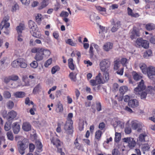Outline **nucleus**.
Masks as SVG:
<instances>
[{
    "instance_id": "1",
    "label": "nucleus",
    "mask_w": 155,
    "mask_h": 155,
    "mask_svg": "<svg viewBox=\"0 0 155 155\" xmlns=\"http://www.w3.org/2000/svg\"><path fill=\"white\" fill-rule=\"evenodd\" d=\"M109 79L108 72H103V74L99 73L96 77L95 79L90 81V83L92 86H95L100 84H104L107 82Z\"/></svg>"
},
{
    "instance_id": "2",
    "label": "nucleus",
    "mask_w": 155,
    "mask_h": 155,
    "mask_svg": "<svg viewBox=\"0 0 155 155\" xmlns=\"http://www.w3.org/2000/svg\"><path fill=\"white\" fill-rule=\"evenodd\" d=\"M73 114L72 113H69L68 115L67 121L64 126V129L67 134H71L73 133V124L72 118Z\"/></svg>"
},
{
    "instance_id": "3",
    "label": "nucleus",
    "mask_w": 155,
    "mask_h": 155,
    "mask_svg": "<svg viewBox=\"0 0 155 155\" xmlns=\"http://www.w3.org/2000/svg\"><path fill=\"white\" fill-rule=\"evenodd\" d=\"M110 65V62L109 59H104L102 60L100 63V69L102 72H108V68Z\"/></svg>"
},
{
    "instance_id": "4",
    "label": "nucleus",
    "mask_w": 155,
    "mask_h": 155,
    "mask_svg": "<svg viewBox=\"0 0 155 155\" xmlns=\"http://www.w3.org/2000/svg\"><path fill=\"white\" fill-rule=\"evenodd\" d=\"M146 86L144 84V82L143 80H141L138 84L137 87L134 89V91L136 94H140L139 92L144 90Z\"/></svg>"
},
{
    "instance_id": "5",
    "label": "nucleus",
    "mask_w": 155,
    "mask_h": 155,
    "mask_svg": "<svg viewBox=\"0 0 155 155\" xmlns=\"http://www.w3.org/2000/svg\"><path fill=\"white\" fill-rule=\"evenodd\" d=\"M19 145L18 150L19 153L21 155H23L25 153V150L28 148V145L26 143H24L23 141H19L18 142Z\"/></svg>"
},
{
    "instance_id": "6",
    "label": "nucleus",
    "mask_w": 155,
    "mask_h": 155,
    "mask_svg": "<svg viewBox=\"0 0 155 155\" xmlns=\"http://www.w3.org/2000/svg\"><path fill=\"white\" fill-rule=\"evenodd\" d=\"M25 29V25L22 24H20L19 26H18L16 27V30L17 31L18 36V40L20 41H22L23 40L22 38V35L21 33L22 31Z\"/></svg>"
},
{
    "instance_id": "7",
    "label": "nucleus",
    "mask_w": 155,
    "mask_h": 155,
    "mask_svg": "<svg viewBox=\"0 0 155 155\" xmlns=\"http://www.w3.org/2000/svg\"><path fill=\"white\" fill-rule=\"evenodd\" d=\"M50 140L51 143L57 148V150L61 148L62 143L58 138L53 137L50 139Z\"/></svg>"
},
{
    "instance_id": "8",
    "label": "nucleus",
    "mask_w": 155,
    "mask_h": 155,
    "mask_svg": "<svg viewBox=\"0 0 155 155\" xmlns=\"http://www.w3.org/2000/svg\"><path fill=\"white\" fill-rule=\"evenodd\" d=\"M123 140L125 142L128 143V146L130 149L133 148L136 145V142L133 138L127 137L124 138Z\"/></svg>"
},
{
    "instance_id": "9",
    "label": "nucleus",
    "mask_w": 155,
    "mask_h": 155,
    "mask_svg": "<svg viewBox=\"0 0 155 155\" xmlns=\"http://www.w3.org/2000/svg\"><path fill=\"white\" fill-rule=\"evenodd\" d=\"M148 76L149 78H151L153 76L155 75V68L150 66L147 68V72Z\"/></svg>"
},
{
    "instance_id": "10",
    "label": "nucleus",
    "mask_w": 155,
    "mask_h": 155,
    "mask_svg": "<svg viewBox=\"0 0 155 155\" xmlns=\"http://www.w3.org/2000/svg\"><path fill=\"white\" fill-rule=\"evenodd\" d=\"M30 32L33 37L36 38H40L41 36V32L38 31V28L33 30H30Z\"/></svg>"
},
{
    "instance_id": "11",
    "label": "nucleus",
    "mask_w": 155,
    "mask_h": 155,
    "mask_svg": "<svg viewBox=\"0 0 155 155\" xmlns=\"http://www.w3.org/2000/svg\"><path fill=\"white\" fill-rule=\"evenodd\" d=\"M12 128L14 133L17 134L20 130V126L18 122L14 123L12 125Z\"/></svg>"
},
{
    "instance_id": "12",
    "label": "nucleus",
    "mask_w": 155,
    "mask_h": 155,
    "mask_svg": "<svg viewBox=\"0 0 155 155\" xmlns=\"http://www.w3.org/2000/svg\"><path fill=\"white\" fill-rule=\"evenodd\" d=\"M17 113L14 110H12L8 112L7 114V118L9 120L14 119L16 116Z\"/></svg>"
},
{
    "instance_id": "13",
    "label": "nucleus",
    "mask_w": 155,
    "mask_h": 155,
    "mask_svg": "<svg viewBox=\"0 0 155 155\" xmlns=\"http://www.w3.org/2000/svg\"><path fill=\"white\" fill-rule=\"evenodd\" d=\"M138 101L136 99L131 100L128 102L129 106L132 107H137L138 106Z\"/></svg>"
},
{
    "instance_id": "14",
    "label": "nucleus",
    "mask_w": 155,
    "mask_h": 155,
    "mask_svg": "<svg viewBox=\"0 0 155 155\" xmlns=\"http://www.w3.org/2000/svg\"><path fill=\"white\" fill-rule=\"evenodd\" d=\"M40 51L43 55L44 57L48 58L50 55L51 53L50 50L43 48H41Z\"/></svg>"
},
{
    "instance_id": "15",
    "label": "nucleus",
    "mask_w": 155,
    "mask_h": 155,
    "mask_svg": "<svg viewBox=\"0 0 155 155\" xmlns=\"http://www.w3.org/2000/svg\"><path fill=\"white\" fill-rule=\"evenodd\" d=\"M132 35H130V38L132 39H133L136 36V37H139L140 36V33L139 30L138 29L133 28V31L131 32Z\"/></svg>"
},
{
    "instance_id": "16",
    "label": "nucleus",
    "mask_w": 155,
    "mask_h": 155,
    "mask_svg": "<svg viewBox=\"0 0 155 155\" xmlns=\"http://www.w3.org/2000/svg\"><path fill=\"white\" fill-rule=\"evenodd\" d=\"M44 58L43 55L40 51L36 53L34 57L35 59L38 61H42Z\"/></svg>"
},
{
    "instance_id": "17",
    "label": "nucleus",
    "mask_w": 155,
    "mask_h": 155,
    "mask_svg": "<svg viewBox=\"0 0 155 155\" xmlns=\"http://www.w3.org/2000/svg\"><path fill=\"white\" fill-rule=\"evenodd\" d=\"M22 128L24 131H28L31 130V126L29 123L26 122L23 123Z\"/></svg>"
},
{
    "instance_id": "18",
    "label": "nucleus",
    "mask_w": 155,
    "mask_h": 155,
    "mask_svg": "<svg viewBox=\"0 0 155 155\" xmlns=\"http://www.w3.org/2000/svg\"><path fill=\"white\" fill-rule=\"evenodd\" d=\"M113 46L112 43L110 42L106 43L103 46V48L104 51H108L112 49Z\"/></svg>"
},
{
    "instance_id": "19",
    "label": "nucleus",
    "mask_w": 155,
    "mask_h": 155,
    "mask_svg": "<svg viewBox=\"0 0 155 155\" xmlns=\"http://www.w3.org/2000/svg\"><path fill=\"white\" fill-rule=\"evenodd\" d=\"M63 105L60 102H58L56 105V112L57 113L62 112L63 111Z\"/></svg>"
},
{
    "instance_id": "20",
    "label": "nucleus",
    "mask_w": 155,
    "mask_h": 155,
    "mask_svg": "<svg viewBox=\"0 0 155 155\" xmlns=\"http://www.w3.org/2000/svg\"><path fill=\"white\" fill-rule=\"evenodd\" d=\"M120 22L119 21H117V22L114 24V26L111 29V31L113 32H115L120 27Z\"/></svg>"
},
{
    "instance_id": "21",
    "label": "nucleus",
    "mask_w": 155,
    "mask_h": 155,
    "mask_svg": "<svg viewBox=\"0 0 155 155\" xmlns=\"http://www.w3.org/2000/svg\"><path fill=\"white\" fill-rule=\"evenodd\" d=\"M28 26L30 30H33L37 28V27L35 23L32 21H30L28 22Z\"/></svg>"
},
{
    "instance_id": "22",
    "label": "nucleus",
    "mask_w": 155,
    "mask_h": 155,
    "mask_svg": "<svg viewBox=\"0 0 155 155\" xmlns=\"http://www.w3.org/2000/svg\"><path fill=\"white\" fill-rule=\"evenodd\" d=\"M146 29L148 31H151L155 29V25L152 23L147 24L145 26Z\"/></svg>"
},
{
    "instance_id": "23",
    "label": "nucleus",
    "mask_w": 155,
    "mask_h": 155,
    "mask_svg": "<svg viewBox=\"0 0 155 155\" xmlns=\"http://www.w3.org/2000/svg\"><path fill=\"white\" fill-rule=\"evenodd\" d=\"M14 96L16 98H23L25 96V94L23 92H17L14 93Z\"/></svg>"
},
{
    "instance_id": "24",
    "label": "nucleus",
    "mask_w": 155,
    "mask_h": 155,
    "mask_svg": "<svg viewBox=\"0 0 155 155\" xmlns=\"http://www.w3.org/2000/svg\"><path fill=\"white\" fill-rule=\"evenodd\" d=\"M103 133L100 130H98L95 133V138L98 141L100 140Z\"/></svg>"
},
{
    "instance_id": "25",
    "label": "nucleus",
    "mask_w": 155,
    "mask_h": 155,
    "mask_svg": "<svg viewBox=\"0 0 155 155\" xmlns=\"http://www.w3.org/2000/svg\"><path fill=\"white\" fill-rule=\"evenodd\" d=\"M147 135L145 134H140L139 137L138 141L139 143L144 142L145 141V138L147 137Z\"/></svg>"
},
{
    "instance_id": "26",
    "label": "nucleus",
    "mask_w": 155,
    "mask_h": 155,
    "mask_svg": "<svg viewBox=\"0 0 155 155\" xmlns=\"http://www.w3.org/2000/svg\"><path fill=\"white\" fill-rule=\"evenodd\" d=\"M68 66L70 69L72 70L74 69V65L73 63V61L72 58H70L68 60Z\"/></svg>"
},
{
    "instance_id": "27",
    "label": "nucleus",
    "mask_w": 155,
    "mask_h": 155,
    "mask_svg": "<svg viewBox=\"0 0 155 155\" xmlns=\"http://www.w3.org/2000/svg\"><path fill=\"white\" fill-rule=\"evenodd\" d=\"M19 66L22 68H25L27 67V64L25 62V61L23 59H19Z\"/></svg>"
},
{
    "instance_id": "28",
    "label": "nucleus",
    "mask_w": 155,
    "mask_h": 155,
    "mask_svg": "<svg viewBox=\"0 0 155 155\" xmlns=\"http://www.w3.org/2000/svg\"><path fill=\"white\" fill-rule=\"evenodd\" d=\"M36 147L38 152H41L42 151V145L41 142L38 140L36 141Z\"/></svg>"
},
{
    "instance_id": "29",
    "label": "nucleus",
    "mask_w": 155,
    "mask_h": 155,
    "mask_svg": "<svg viewBox=\"0 0 155 155\" xmlns=\"http://www.w3.org/2000/svg\"><path fill=\"white\" fill-rule=\"evenodd\" d=\"M128 89L127 86H123L120 88L119 91L120 94L123 95L127 91Z\"/></svg>"
},
{
    "instance_id": "30",
    "label": "nucleus",
    "mask_w": 155,
    "mask_h": 155,
    "mask_svg": "<svg viewBox=\"0 0 155 155\" xmlns=\"http://www.w3.org/2000/svg\"><path fill=\"white\" fill-rule=\"evenodd\" d=\"M49 4L48 0H44L41 3V5L38 7V9L41 10Z\"/></svg>"
},
{
    "instance_id": "31",
    "label": "nucleus",
    "mask_w": 155,
    "mask_h": 155,
    "mask_svg": "<svg viewBox=\"0 0 155 155\" xmlns=\"http://www.w3.org/2000/svg\"><path fill=\"white\" fill-rule=\"evenodd\" d=\"M114 70H117L120 67V62L119 59H116L114 62Z\"/></svg>"
},
{
    "instance_id": "32",
    "label": "nucleus",
    "mask_w": 155,
    "mask_h": 155,
    "mask_svg": "<svg viewBox=\"0 0 155 155\" xmlns=\"http://www.w3.org/2000/svg\"><path fill=\"white\" fill-rule=\"evenodd\" d=\"M133 79L135 81H138L142 78V77L136 72H133L132 73Z\"/></svg>"
},
{
    "instance_id": "33",
    "label": "nucleus",
    "mask_w": 155,
    "mask_h": 155,
    "mask_svg": "<svg viewBox=\"0 0 155 155\" xmlns=\"http://www.w3.org/2000/svg\"><path fill=\"white\" fill-rule=\"evenodd\" d=\"M140 67L142 70V72L145 74H146L147 72V66L145 64H143L140 65Z\"/></svg>"
},
{
    "instance_id": "34",
    "label": "nucleus",
    "mask_w": 155,
    "mask_h": 155,
    "mask_svg": "<svg viewBox=\"0 0 155 155\" xmlns=\"http://www.w3.org/2000/svg\"><path fill=\"white\" fill-rule=\"evenodd\" d=\"M115 138H114V141L116 142H119L121 139V134L120 133L116 132L115 134Z\"/></svg>"
},
{
    "instance_id": "35",
    "label": "nucleus",
    "mask_w": 155,
    "mask_h": 155,
    "mask_svg": "<svg viewBox=\"0 0 155 155\" xmlns=\"http://www.w3.org/2000/svg\"><path fill=\"white\" fill-rule=\"evenodd\" d=\"M66 43L71 46H76L77 45V44L74 42L71 39H68L65 41Z\"/></svg>"
},
{
    "instance_id": "36",
    "label": "nucleus",
    "mask_w": 155,
    "mask_h": 155,
    "mask_svg": "<svg viewBox=\"0 0 155 155\" xmlns=\"http://www.w3.org/2000/svg\"><path fill=\"white\" fill-rule=\"evenodd\" d=\"M42 15L41 14H38L35 17V20L38 23H40L42 20Z\"/></svg>"
},
{
    "instance_id": "37",
    "label": "nucleus",
    "mask_w": 155,
    "mask_h": 155,
    "mask_svg": "<svg viewBox=\"0 0 155 155\" xmlns=\"http://www.w3.org/2000/svg\"><path fill=\"white\" fill-rule=\"evenodd\" d=\"M152 54V51L150 50H149L146 51L144 53L143 57L145 58H147L149 56H151Z\"/></svg>"
},
{
    "instance_id": "38",
    "label": "nucleus",
    "mask_w": 155,
    "mask_h": 155,
    "mask_svg": "<svg viewBox=\"0 0 155 155\" xmlns=\"http://www.w3.org/2000/svg\"><path fill=\"white\" fill-rule=\"evenodd\" d=\"M19 59L18 60L14 61L12 63V66L14 68H16L19 66Z\"/></svg>"
},
{
    "instance_id": "39",
    "label": "nucleus",
    "mask_w": 155,
    "mask_h": 155,
    "mask_svg": "<svg viewBox=\"0 0 155 155\" xmlns=\"http://www.w3.org/2000/svg\"><path fill=\"white\" fill-rule=\"evenodd\" d=\"M69 77L71 81H76V75L73 72L70 73L69 75Z\"/></svg>"
},
{
    "instance_id": "40",
    "label": "nucleus",
    "mask_w": 155,
    "mask_h": 155,
    "mask_svg": "<svg viewBox=\"0 0 155 155\" xmlns=\"http://www.w3.org/2000/svg\"><path fill=\"white\" fill-rule=\"evenodd\" d=\"M60 67L58 66H55L51 68V72L52 74H54L57 71L59 70Z\"/></svg>"
},
{
    "instance_id": "41",
    "label": "nucleus",
    "mask_w": 155,
    "mask_h": 155,
    "mask_svg": "<svg viewBox=\"0 0 155 155\" xmlns=\"http://www.w3.org/2000/svg\"><path fill=\"white\" fill-rule=\"evenodd\" d=\"M74 144L75 145L76 148L78 150L81 149V145L78 143L77 138L74 142Z\"/></svg>"
},
{
    "instance_id": "42",
    "label": "nucleus",
    "mask_w": 155,
    "mask_h": 155,
    "mask_svg": "<svg viewBox=\"0 0 155 155\" xmlns=\"http://www.w3.org/2000/svg\"><path fill=\"white\" fill-rule=\"evenodd\" d=\"M22 79V81L25 82V85L27 86L29 85V82L28 80V78L26 75L23 76Z\"/></svg>"
},
{
    "instance_id": "43",
    "label": "nucleus",
    "mask_w": 155,
    "mask_h": 155,
    "mask_svg": "<svg viewBox=\"0 0 155 155\" xmlns=\"http://www.w3.org/2000/svg\"><path fill=\"white\" fill-rule=\"evenodd\" d=\"M4 128L6 131H8L11 128V123L9 122H6L5 124Z\"/></svg>"
},
{
    "instance_id": "44",
    "label": "nucleus",
    "mask_w": 155,
    "mask_h": 155,
    "mask_svg": "<svg viewBox=\"0 0 155 155\" xmlns=\"http://www.w3.org/2000/svg\"><path fill=\"white\" fill-rule=\"evenodd\" d=\"M7 136L8 140H13L14 139L13 135L12 132L11 131H9L7 133Z\"/></svg>"
},
{
    "instance_id": "45",
    "label": "nucleus",
    "mask_w": 155,
    "mask_h": 155,
    "mask_svg": "<svg viewBox=\"0 0 155 155\" xmlns=\"http://www.w3.org/2000/svg\"><path fill=\"white\" fill-rule=\"evenodd\" d=\"M131 126L134 129H136L138 127V124L136 121H133L131 122Z\"/></svg>"
},
{
    "instance_id": "46",
    "label": "nucleus",
    "mask_w": 155,
    "mask_h": 155,
    "mask_svg": "<svg viewBox=\"0 0 155 155\" xmlns=\"http://www.w3.org/2000/svg\"><path fill=\"white\" fill-rule=\"evenodd\" d=\"M38 61H34L30 64L31 67L34 68H36L38 66Z\"/></svg>"
},
{
    "instance_id": "47",
    "label": "nucleus",
    "mask_w": 155,
    "mask_h": 155,
    "mask_svg": "<svg viewBox=\"0 0 155 155\" xmlns=\"http://www.w3.org/2000/svg\"><path fill=\"white\" fill-rule=\"evenodd\" d=\"M144 41L142 38H138L136 40V43L139 47H140Z\"/></svg>"
},
{
    "instance_id": "48",
    "label": "nucleus",
    "mask_w": 155,
    "mask_h": 155,
    "mask_svg": "<svg viewBox=\"0 0 155 155\" xmlns=\"http://www.w3.org/2000/svg\"><path fill=\"white\" fill-rule=\"evenodd\" d=\"M52 60L51 58L48 59L45 63L44 66L46 68H47L52 63Z\"/></svg>"
},
{
    "instance_id": "49",
    "label": "nucleus",
    "mask_w": 155,
    "mask_h": 155,
    "mask_svg": "<svg viewBox=\"0 0 155 155\" xmlns=\"http://www.w3.org/2000/svg\"><path fill=\"white\" fill-rule=\"evenodd\" d=\"M149 43L146 40H144L141 46L145 48H147L149 47Z\"/></svg>"
},
{
    "instance_id": "50",
    "label": "nucleus",
    "mask_w": 155,
    "mask_h": 155,
    "mask_svg": "<svg viewBox=\"0 0 155 155\" xmlns=\"http://www.w3.org/2000/svg\"><path fill=\"white\" fill-rule=\"evenodd\" d=\"M96 9L100 12H105L106 9L105 8H103L100 6L96 7Z\"/></svg>"
},
{
    "instance_id": "51",
    "label": "nucleus",
    "mask_w": 155,
    "mask_h": 155,
    "mask_svg": "<svg viewBox=\"0 0 155 155\" xmlns=\"http://www.w3.org/2000/svg\"><path fill=\"white\" fill-rule=\"evenodd\" d=\"M153 88L154 87L152 86H149L147 87L145 91L147 94H151L153 90H154Z\"/></svg>"
},
{
    "instance_id": "52",
    "label": "nucleus",
    "mask_w": 155,
    "mask_h": 155,
    "mask_svg": "<svg viewBox=\"0 0 155 155\" xmlns=\"http://www.w3.org/2000/svg\"><path fill=\"white\" fill-rule=\"evenodd\" d=\"M10 77L11 80L13 81H17L19 79L18 76L15 74L10 75Z\"/></svg>"
},
{
    "instance_id": "53",
    "label": "nucleus",
    "mask_w": 155,
    "mask_h": 155,
    "mask_svg": "<svg viewBox=\"0 0 155 155\" xmlns=\"http://www.w3.org/2000/svg\"><path fill=\"white\" fill-rule=\"evenodd\" d=\"M40 87V84H38L34 88L33 91V93L34 94H35L37 92H38Z\"/></svg>"
},
{
    "instance_id": "54",
    "label": "nucleus",
    "mask_w": 155,
    "mask_h": 155,
    "mask_svg": "<svg viewBox=\"0 0 155 155\" xmlns=\"http://www.w3.org/2000/svg\"><path fill=\"white\" fill-rule=\"evenodd\" d=\"M106 125L104 122H101L99 124L98 127L100 130H103L104 129Z\"/></svg>"
},
{
    "instance_id": "55",
    "label": "nucleus",
    "mask_w": 155,
    "mask_h": 155,
    "mask_svg": "<svg viewBox=\"0 0 155 155\" xmlns=\"http://www.w3.org/2000/svg\"><path fill=\"white\" fill-rule=\"evenodd\" d=\"M96 108L98 111H100L101 110V106L100 102H96Z\"/></svg>"
},
{
    "instance_id": "56",
    "label": "nucleus",
    "mask_w": 155,
    "mask_h": 155,
    "mask_svg": "<svg viewBox=\"0 0 155 155\" xmlns=\"http://www.w3.org/2000/svg\"><path fill=\"white\" fill-rule=\"evenodd\" d=\"M4 97L6 98H9L11 97V94L8 91H5L3 94Z\"/></svg>"
},
{
    "instance_id": "57",
    "label": "nucleus",
    "mask_w": 155,
    "mask_h": 155,
    "mask_svg": "<svg viewBox=\"0 0 155 155\" xmlns=\"http://www.w3.org/2000/svg\"><path fill=\"white\" fill-rule=\"evenodd\" d=\"M120 63L124 66H126V64L127 63V59L126 58H121Z\"/></svg>"
},
{
    "instance_id": "58",
    "label": "nucleus",
    "mask_w": 155,
    "mask_h": 155,
    "mask_svg": "<svg viewBox=\"0 0 155 155\" xmlns=\"http://www.w3.org/2000/svg\"><path fill=\"white\" fill-rule=\"evenodd\" d=\"M41 48H33L31 50V52L32 53H37L39 52Z\"/></svg>"
},
{
    "instance_id": "59",
    "label": "nucleus",
    "mask_w": 155,
    "mask_h": 155,
    "mask_svg": "<svg viewBox=\"0 0 155 155\" xmlns=\"http://www.w3.org/2000/svg\"><path fill=\"white\" fill-rule=\"evenodd\" d=\"M150 148V147L147 143L144 144L143 147V150L144 151H148Z\"/></svg>"
},
{
    "instance_id": "60",
    "label": "nucleus",
    "mask_w": 155,
    "mask_h": 155,
    "mask_svg": "<svg viewBox=\"0 0 155 155\" xmlns=\"http://www.w3.org/2000/svg\"><path fill=\"white\" fill-rule=\"evenodd\" d=\"M147 94L146 92L142 91L140 95L141 98L142 99H145L146 97Z\"/></svg>"
},
{
    "instance_id": "61",
    "label": "nucleus",
    "mask_w": 155,
    "mask_h": 155,
    "mask_svg": "<svg viewBox=\"0 0 155 155\" xmlns=\"http://www.w3.org/2000/svg\"><path fill=\"white\" fill-rule=\"evenodd\" d=\"M19 8L18 5L17 4H16L13 6L12 11L13 12H15Z\"/></svg>"
},
{
    "instance_id": "62",
    "label": "nucleus",
    "mask_w": 155,
    "mask_h": 155,
    "mask_svg": "<svg viewBox=\"0 0 155 155\" xmlns=\"http://www.w3.org/2000/svg\"><path fill=\"white\" fill-rule=\"evenodd\" d=\"M7 105L8 108L12 109L14 106V104L12 101H9Z\"/></svg>"
},
{
    "instance_id": "63",
    "label": "nucleus",
    "mask_w": 155,
    "mask_h": 155,
    "mask_svg": "<svg viewBox=\"0 0 155 155\" xmlns=\"http://www.w3.org/2000/svg\"><path fill=\"white\" fill-rule=\"evenodd\" d=\"M69 15L68 13L67 12L62 11L60 14L61 17H67Z\"/></svg>"
},
{
    "instance_id": "64",
    "label": "nucleus",
    "mask_w": 155,
    "mask_h": 155,
    "mask_svg": "<svg viewBox=\"0 0 155 155\" xmlns=\"http://www.w3.org/2000/svg\"><path fill=\"white\" fill-rule=\"evenodd\" d=\"M11 80L10 76H9L8 77H4V82L6 84L8 83Z\"/></svg>"
}]
</instances>
